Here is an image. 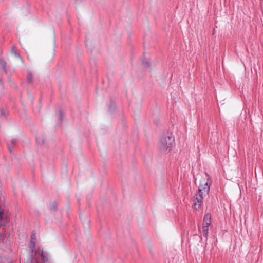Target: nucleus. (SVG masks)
Returning <instances> with one entry per match:
<instances>
[{
  "label": "nucleus",
  "mask_w": 263,
  "mask_h": 263,
  "mask_svg": "<svg viewBox=\"0 0 263 263\" xmlns=\"http://www.w3.org/2000/svg\"><path fill=\"white\" fill-rule=\"evenodd\" d=\"M210 176L205 173L200 181L198 190L194 197L193 207L195 209H199L202 203L203 198L208 195L211 184L209 183Z\"/></svg>",
  "instance_id": "obj_1"
},
{
  "label": "nucleus",
  "mask_w": 263,
  "mask_h": 263,
  "mask_svg": "<svg viewBox=\"0 0 263 263\" xmlns=\"http://www.w3.org/2000/svg\"><path fill=\"white\" fill-rule=\"evenodd\" d=\"M174 142V138L171 136L161 138L159 143V148L162 151H166L172 147Z\"/></svg>",
  "instance_id": "obj_2"
},
{
  "label": "nucleus",
  "mask_w": 263,
  "mask_h": 263,
  "mask_svg": "<svg viewBox=\"0 0 263 263\" xmlns=\"http://www.w3.org/2000/svg\"><path fill=\"white\" fill-rule=\"evenodd\" d=\"M211 223V216L208 213L204 215L203 226L209 227Z\"/></svg>",
  "instance_id": "obj_3"
},
{
  "label": "nucleus",
  "mask_w": 263,
  "mask_h": 263,
  "mask_svg": "<svg viewBox=\"0 0 263 263\" xmlns=\"http://www.w3.org/2000/svg\"><path fill=\"white\" fill-rule=\"evenodd\" d=\"M209 227L203 226V235L205 237H207L208 236V229Z\"/></svg>",
  "instance_id": "obj_4"
},
{
  "label": "nucleus",
  "mask_w": 263,
  "mask_h": 263,
  "mask_svg": "<svg viewBox=\"0 0 263 263\" xmlns=\"http://www.w3.org/2000/svg\"><path fill=\"white\" fill-rule=\"evenodd\" d=\"M0 63L2 67L3 71L6 73V63L3 60H1Z\"/></svg>",
  "instance_id": "obj_5"
},
{
  "label": "nucleus",
  "mask_w": 263,
  "mask_h": 263,
  "mask_svg": "<svg viewBox=\"0 0 263 263\" xmlns=\"http://www.w3.org/2000/svg\"><path fill=\"white\" fill-rule=\"evenodd\" d=\"M11 53L13 54L16 57L20 58V55L17 53V52L16 51V49L15 47H12L11 48Z\"/></svg>",
  "instance_id": "obj_6"
},
{
  "label": "nucleus",
  "mask_w": 263,
  "mask_h": 263,
  "mask_svg": "<svg viewBox=\"0 0 263 263\" xmlns=\"http://www.w3.org/2000/svg\"><path fill=\"white\" fill-rule=\"evenodd\" d=\"M32 81V76L30 71H28L27 74V82L31 83Z\"/></svg>",
  "instance_id": "obj_7"
},
{
  "label": "nucleus",
  "mask_w": 263,
  "mask_h": 263,
  "mask_svg": "<svg viewBox=\"0 0 263 263\" xmlns=\"http://www.w3.org/2000/svg\"><path fill=\"white\" fill-rule=\"evenodd\" d=\"M31 245H32L31 248H32V250H33V249L35 246V242L33 241V240H34L35 239V235L33 234L31 235Z\"/></svg>",
  "instance_id": "obj_8"
},
{
  "label": "nucleus",
  "mask_w": 263,
  "mask_h": 263,
  "mask_svg": "<svg viewBox=\"0 0 263 263\" xmlns=\"http://www.w3.org/2000/svg\"><path fill=\"white\" fill-rule=\"evenodd\" d=\"M4 213V210H0V227L3 224L2 223V219H3V214Z\"/></svg>",
  "instance_id": "obj_9"
},
{
  "label": "nucleus",
  "mask_w": 263,
  "mask_h": 263,
  "mask_svg": "<svg viewBox=\"0 0 263 263\" xmlns=\"http://www.w3.org/2000/svg\"><path fill=\"white\" fill-rule=\"evenodd\" d=\"M36 142L40 144H42L44 143V141L41 137H36Z\"/></svg>",
  "instance_id": "obj_10"
},
{
  "label": "nucleus",
  "mask_w": 263,
  "mask_h": 263,
  "mask_svg": "<svg viewBox=\"0 0 263 263\" xmlns=\"http://www.w3.org/2000/svg\"><path fill=\"white\" fill-rule=\"evenodd\" d=\"M41 257L44 262H46L48 260V259L45 256L43 251H42L41 253Z\"/></svg>",
  "instance_id": "obj_11"
},
{
  "label": "nucleus",
  "mask_w": 263,
  "mask_h": 263,
  "mask_svg": "<svg viewBox=\"0 0 263 263\" xmlns=\"http://www.w3.org/2000/svg\"><path fill=\"white\" fill-rule=\"evenodd\" d=\"M17 140L16 139H12L11 140V142L12 144L14 145L16 143Z\"/></svg>",
  "instance_id": "obj_12"
},
{
  "label": "nucleus",
  "mask_w": 263,
  "mask_h": 263,
  "mask_svg": "<svg viewBox=\"0 0 263 263\" xmlns=\"http://www.w3.org/2000/svg\"><path fill=\"white\" fill-rule=\"evenodd\" d=\"M8 149H9V151L10 152V153H12V148L10 147V145L8 144Z\"/></svg>",
  "instance_id": "obj_13"
},
{
  "label": "nucleus",
  "mask_w": 263,
  "mask_h": 263,
  "mask_svg": "<svg viewBox=\"0 0 263 263\" xmlns=\"http://www.w3.org/2000/svg\"><path fill=\"white\" fill-rule=\"evenodd\" d=\"M143 65L145 66H149V63L148 62H143Z\"/></svg>",
  "instance_id": "obj_14"
},
{
  "label": "nucleus",
  "mask_w": 263,
  "mask_h": 263,
  "mask_svg": "<svg viewBox=\"0 0 263 263\" xmlns=\"http://www.w3.org/2000/svg\"><path fill=\"white\" fill-rule=\"evenodd\" d=\"M63 117V114L61 111H60V120H62Z\"/></svg>",
  "instance_id": "obj_15"
},
{
  "label": "nucleus",
  "mask_w": 263,
  "mask_h": 263,
  "mask_svg": "<svg viewBox=\"0 0 263 263\" xmlns=\"http://www.w3.org/2000/svg\"><path fill=\"white\" fill-rule=\"evenodd\" d=\"M8 220L7 218L5 217V218H4V220H3V221H4V222H8Z\"/></svg>",
  "instance_id": "obj_16"
},
{
  "label": "nucleus",
  "mask_w": 263,
  "mask_h": 263,
  "mask_svg": "<svg viewBox=\"0 0 263 263\" xmlns=\"http://www.w3.org/2000/svg\"><path fill=\"white\" fill-rule=\"evenodd\" d=\"M53 55H54V54H53V53H52V58H51V59H53Z\"/></svg>",
  "instance_id": "obj_17"
},
{
  "label": "nucleus",
  "mask_w": 263,
  "mask_h": 263,
  "mask_svg": "<svg viewBox=\"0 0 263 263\" xmlns=\"http://www.w3.org/2000/svg\"><path fill=\"white\" fill-rule=\"evenodd\" d=\"M86 45L87 46H88V44L87 43H86Z\"/></svg>",
  "instance_id": "obj_18"
}]
</instances>
